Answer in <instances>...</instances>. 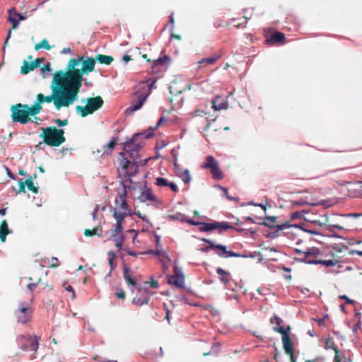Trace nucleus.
I'll list each match as a JSON object with an SVG mask.
<instances>
[{
    "label": "nucleus",
    "mask_w": 362,
    "mask_h": 362,
    "mask_svg": "<svg viewBox=\"0 0 362 362\" xmlns=\"http://www.w3.org/2000/svg\"><path fill=\"white\" fill-rule=\"evenodd\" d=\"M170 37H173V30H174V24H175V20H174L173 13L170 16Z\"/></svg>",
    "instance_id": "obj_58"
},
{
    "label": "nucleus",
    "mask_w": 362,
    "mask_h": 362,
    "mask_svg": "<svg viewBox=\"0 0 362 362\" xmlns=\"http://www.w3.org/2000/svg\"><path fill=\"white\" fill-rule=\"evenodd\" d=\"M244 219L245 221H249L253 223H255V224H258V225H260V226H267L268 227L269 226V223L267 221H262V220H264V218L263 217H258V216H256L255 218L250 217V216H246V217H244Z\"/></svg>",
    "instance_id": "obj_29"
},
{
    "label": "nucleus",
    "mask_w": 362,
    "mask_h": 362,
    "mask_svg": "<svg viewBox=\"0 0 362 362\" xmlns=\"http://www.w3.org/2000/svg\"><path fill=\"white\" fill-rule=\"evenodd\" d=\"M42 48L47 49V50L50 49V48H51L47 40L45 39L42 40L40 43H38L35 45V49H37V50L42 49Z\"/></svg>",
    "instance_id": "obj_44"
},
{
    "label": "nucleus",
    "mask_w": 362,
    "mask_h": 362,
    "mask_svg": "<svg viewBox=\"0 0 362 362\" xmlns=\"http://www.w3.org/2000/svg\"><path fill=\"white\" fill-rule=\"evenodd\" d=\"M154 130L155 129L153 127H151L149 129H148L146 132L138 133L140 136H143L145 139H150L154 135Z\"/></svg>",
    "instance_id": "obj_41"
},
{
    "label": "nucleus",
    "mask_w": 362,
    "mask_h": 362,
    "mask_svg": "<svg viewBox=\"0 0 362 362\" xmlns=\"http://www.w3.org/2000/svg\"><path fill=\"white\" fill-rule=\"evenodd\" d=\"M306 213L307 211H305V210L297 211L291 215V219L293 220L301 218L303 215Z\"/></svg>",
    "instance_id": "obj_51"
},
{
    "label": "nucleus",
    "mask_w": 362,
    "mask_h": 362,
    "mask_svg": "<svg viewBox=\"0 0 362 362\" xmlns=\"http://www.w3.org/2000/svg\"><path fill=\"white\" fill-rule=\"evenodd\" d=\"M216 245H217V244H215L214 242H211V243H209L208 245H206L204 247L199 248V250L202 252L206 253L212 249L216 250Z\"/></svg>",
    "instance_id": "obj_47"
},
{
    "label": "nucleus",
    "mask_w": 362,
    "mask_h": 362,
    "mask_svg": "<svg viewBox=\"0 0 362 362\" xmlns=\"http://www.w3.org/2000/svg\"><path fill=\"white\" fill-rule=\"evenodd\" d=\"M139 138V134H135L129 141L124 142L123 144V149L124 151L129 154V158L134 160V156L133 153L134 150V143Z\"/></svg>",
    "instance_id": "obj_15"
},
{
    "label": "nucleus",
    "mask_w": 362,
    "mask_h": 362,
    "mask_svg": "<svg viewBox=\"0 0 362 362\" xmlns=\"http://www.w3.org/2000/svg\"><path fill=\"white\" fill-rule=\"evenodd\" d=\"M275 322L276 326L275 327H281V324L282 322V320L279 316L275 315L273 319H271V322L274 323Z\"/></svg>",
    "instance_id": "obj_56"
},
{
    "label": "nucleus",
    "mask_w": 362,
    "mask_h": 362,
    "mask_svg": "<svg viewBox=\"0 0 362 362\" xmlns=\"http://www.w3.org/2000/svg\"><path fill=\"white\" fill-rule=\"evenodd\" d=\"M228 256V257H247V255H243L240 253H237V252H235L231 250L229 251Z\"/></svg>",
    "instance_id": "obj_55"
},
{
    "label": "nucleus",
    "mask_w": 362,
    "mask_h": 362,
    "mask_svg": "<svg viewBox=\"0 0 362 362\" xmlns=\"http://www.w3.org/2000/svg\"><path fill=\"white\" fill-rule=\"evenodd\" d=\"M216 273L220 276L221 282L225 286V287L228 289H231L232 291H235V288L232 287L230 282L231 281L230 274L228 272L224 270L221 267H218L216 269Z\"/></svg>",
    "instance_id": "obj_13"
},
{
    "label": "nucleus",
    "mask_w": 362,
    "mask_h": 362,
    "mask_svg": "<svg viewBox=\"0 0 362 362\" xmlns=\"http://www.w3.org/2000/svg\"><path fill=\"white\" fill-rule=\"evenodd\" d=\"M81 102L86 104V105H76L75 109L76 114L82 117H86L100 109L104 103L103 100L100 96L83 98L81 99Z\"/></svg>",
    "instance_id": "obj_2"
},
{
    "label": "nucleus",
    "mask_w": 362,
    "mask_h": 362,
    "mask_svg": "<svg viewBox=\"0 0 362 362\" xmlns=\"http://www.w3.org/2000/svg\"><path fill=\"white\" fill-rule=\"evenodd\" d=\"M168 187H169L174 192H177L179 189L175 182H169Z\"/></svg>",
    "instance_id": "obj_64"
},
{
    "label": "nucleus",
    "mask_w": 362,
    "mask_h": 362,
    "mask_svg": "<svg viewBox=\"0 0 362 362\" xmlns=\"http://www.w3.org/2000/svg\"><path fill=\"white\" fill-rule=\"evenodd\" d=\"M285 35L281 32H275L269 38L266 40V42L267 45H274L275 43H284L285 40Z\"/></svg>",
    "instance_id": "obj_18"
},
{
    "label": "nucleus",
    "mask_w": 362,
    "mask_h": 362,
    "mask_svg": "<svg viewBox=\"0 0 362 362\" xmlns=\"http://www.w3.org/2000/svg\"><path fill=\"white\" fill-rule=\"evenodd\" d=\"M144 189H143L138 197V200L141 203H145L147 201L155 202L160 204V201L154 195L151 188L147 187V183L144 182Z\"/></svg>",
    "instance_id": "obj_10"
},
{
    "label": "nucleus",
    "mask_w": 362,
    "mask_h": 362,
    "mask_svg": "<svg viewBox=\"0 0 362 362\" xmlns=\"http://www.w3.org/2000/svg\"><path fill=\"white\" fill-rule=\"evenodd\" d=\"M308 257V256L303 255V257L296 258L295 260L308 264H316V259H309Z\"/></svg>",
    "instance_id": "obj_37"
},
{
    "label": "nucleus",
    "mask_w": 362,
    "mask_h": 362,
    "mask_svg": "<svg viewBox=\"0 0 362 362\" xmlns=\"http://www.w3.org/2000/svg\"><path fill=\"white\" fill-rule=\"evenodd\" d=\"M121 185L122 187V192L121 194H118L115 200V207H118L119 210L121 211H125L129 210V204L126 200V197L127 194V186L124 182H121Z\"/></svg>",
    "instance_id": "obj_7"
},
{
    "label": "nucleus",
    "mask_w": 362,
    "mask_h": 362,
    "mask_svg": "<svg viewBox=\"0 0 362 362\" xmlns=\"http://www.w3.org/2000/svg\"><path fill=\"white\" fill-rule=\"evenodd\" d=\"M115 243V247L118 250H121L122 249L123 243L125 240V236L123 235H116L115 238H112Z\"/></svg>",
    "instance_id": "obj_32"
},
{
    "label": "nucleus",
    "mask_w": 362,
    "mask_h": 362,
    "mask_svg": "<svg viewBox=\"0 0 362 362\" xmlns=\"http://www.w3.org/2000/svg\"><path fill=\"white\" fill-rule=\"evenodd\" d=\"M42 133L40 135L43 142L51 146H59L65 141L64 131L54 127H42Z\"/></svg>",
    "instance_id": "obj_3"
},
{
    "label": "nucleus",
    "mask_w": 362,
    "mask_h": 362,
    "mask_svg": "<svg viewBox=\"0 0 362 362\" xmlns=\"http://www.w3.org/2000/svg\"><path fill=\"white\" fill-rule=\"evenodd\" d=\"M137 140L134 143V160L139 156V153L140 149L142 148L144 144L141 141L136 142Z\"/></svg>",
    "instance_id": "obj_42"
},
{
    "label": "nucleus",
    "mask_w": 362,
    "mask_h": 362,
    "mask_svg": "<svg viewBox=\"0 0 362 362\" xmlns=\"http://www.w3.org/2000/svg\"><path fill=\"white\" fill-rule=\"evenodd\" d=\"M274 229H275V230L274 232H269V233L264 234V236L266 238H269L272 239H274V238H277L279 236V231H277V228H274Z\"/></svg>",
    "instance_id": "obj_54"
},
{
    "label": "nucleus",
    "mask_w": 362,
    "mask_h": 362,
    "mask_svg": "<svg viewBox=\"0 0 362 362\" xmlns=\"http://www.w3.org/2000/svg\"><path fill=\"white\" fill-rule=\"evenodd\" d=\"M166 62H170V57L169 56L165 55L163 57H159L153 62L152 68L155 69L158 66H163Z\"/></svg>",
    "instance_id": "obj_30"
},
{
    "label": "nucleus",
    "mask_w": 362,
    "mask_h": 362,
    "mask_svg": "<svg viewBox=\"0 0 362 362\" xmlns=\"http://www.w3.org/2000/svg\"><path fill=\"white\" fill-rule=\"evenodd\" d=\"M93 60L95 62V60H97L98 62H99L101 64L109 65L113 61V58L111 56L98 54L95 57V59H93Z\"/></svg>",
    "instance_id": "obj_28"
},
{
    "label": "nucleus",
    "mask_w": 362,
    "mask_h": 362,
    "mask_svg": "<svg viewBox=\"0 0 362 362\" xmlns=\"http://www.w3.org/2000/svg\"><path fill=\"white\" fill-rule=\"evenodd\" d=\"M326 349H333L336 353H338L339 350L333 341L329 339L326 340L325 346Z\"/></svg>",
    "instance_id": "obj_48"
},
{
    "label": "nucleus",
    "mask_w": 362,
    "mask_h": 362,
    "mask_svg": "<svg viewBox=\"0 0 362 362\" xmlns=\"http://www.w3.org/2000/svg\"><path fill=\"white\" fill-rule=\"evenodd\" d=\"M94 68L93 58L87 55L71 59L66 66V71L60 70L54 74L50 86L51 95L45 96L39 93L36 101L40 103V105L45 102H53L57 110L63 107H69L78 99L83 76L88 75Z\"/></svg>",
    "instance_id": "obj_1"
},
{
    "label": "nucleus",
    "mask_w": 362,
    "mask_h": 362,
    "mask_svg": "<svg viewBox=\"0 0 362 362\" xmlns=\"http://www.w3.org/2000/svg\"><path fill=\"white\" fill-rule=\"evenodd\" d=\"M148 94H139L137 95L138 100L136 101H132V105L126 109V114L130 115L139 110L143 106L144 102L148 98Z\"/></svg>",
    "instance_id": "obj_11"
},
{
    "label": "nucleus",
    "mask_w": 362,
    "mask_h": 362,
    "mask_svg": "<svg viewBox=\"0 0 362 362\" xmlns=\"http://www.w3.org/2000/svg\"><path fill=\"white\" fill-rule=\"evenodd\" d=\"M202 167L210 170L214 180H221L223 178V173L219 168V164L214 156H207L206 158V162L204 163Z\"/></svg>",
    "instance_id": "obj_5"
},
{
    "label": "nucleus",
    "mask_w": 362,
    "mask_h": 362,
    "mask_svg": "<svg viewBox=\"0 0 362 362\" xmlns=\"http://www.w3.org/2000/svg\"><path fill=\"white\" fill-rule=\"evenodd\" d=\"M17 107L25 108L28 116L35 115L40 113L42 110V106L40 105V103L36 100L34 102L32 107H29L28 105L17 104Z\"/></svg>",
    "instance_id": "obj_16"
},
{
    "label": "nucleus",
    "mask_w": 362,
    "mask_h": 362,
    "mask_svg": "<svg viewBox=\"0 0 362 362\" xmlns=\"http://www.w3.org/2000/svg\"><path fill=\"white\" fill-rule=\"evenodd\" d=\"M174 275L168 277V283L177 288H183L185 286V276L180 268L175 266L173 268Z\"/></svg>",
    "instance_id": "obj_8"
},
{
    "label": "nucleus",
    "mask_w": 362,
    "mask_h": 362,
    "mask_svg": "<svg viewBox=\"0 0 362 362\" xmlns=\"http://www.w3.org/2000/svg\"><path fill=\"white\" fill-rule=\"evenodd\" d=\"M332 228H337L338 230H344V227L341 226L340 225H329L328 226H327V229L332 231Z\"/></svg>",
    "instance_id": "obj_62"
},
{
    "label": "nucleus",
    "mask_w": 362,
    "mask_h": 362,
    "mask_svg": "<svg viewBox=\"0 0 362 362\" xmlns=\"http://www.w3.org/2000/svg\"><path fill=\"white\" fill-rule=\"evenodd\" d=\"M220 58L219 55H215L211 57L204 58L199 61V64L202 63H208V64H214L217 59Z\"/></svg>",
    "instance_id": "obj_45"
},
{
    "label": "nucleus",
    "mask_w": 362,
    "mask_h": 362,
    "mask_svg": "<svg viewBox=\"0 0 362 362\" xmlns=\"http://www.w3.org/2000/svg\"><path fill=\"white\" fill-rule=\"evenodd\" d=\"M217 229V226L216 225V221L212 222H201V225L199 227V230L201 232H209L214 230Z\"/></svg>",
    "instance_id": "obj_25"
},
{
    "label": "nucleus",
    "mask_w": 362,
    "mask_h": 362,
    "mask_svg": "<svg viewBox=\"0 0 362 362\" xmlns=\"http://www.w3.org/2000/svg\"><path fill=\"white\" fill-rule=\"evenodd\" d=\"M169 182L164 177H158L156 178V185L160 187H168Z\"/></svg>",
    "instance_id": "obj_49"
},
{
    "label": "nucleus",
    "mask_w": 362,
    "mask_h": 362,
    "mask_svg": "<svg viewBox=\"0 0 362 362\" xmlns=\"http://www.w3.org/2000/svg\"><path fill=\"white\" fill-rule=\"evenodd\" d=\"M173 158H174V163H173V165H174V169H175V171L176 173V174L178 175L179 174H180V173H182L180 168V166L177 163V157L176 155H173Z\"/></svg>",
    "instance_id": "obj_52"
},
{
    "label": "nucleus",
    "mask_w": 362,
    "mask_h": 362,
    "mask_svg": "<svg viewBox=\"0 0 362 362\" xmlns=\"http://www.w3.org/2000/svg\"><path fill=\"white\" fill-rule=\"evenodd\" d=\"M221 344L219 343L214 344L211 346V351L208 353H204V356H208L210 354H218L220 350Z\"/></svg>",
    "instance_id": "obj_50"
},
{
    "label": "nucleus",
    "mask_w": 362,
    "mask_h": 362,
    "mask_svg": "<svg viewBox=\"0 0 362 362\" xmlns=\"http://www.w3.org/2000/svg\"><path fill=\"white\" fill-rule=\"evenodd\" d=\"M144 292L146 293L145 296H143L141 295V297L139 298H134L133 299V303L137 305H146L148 303V296H146V293H147V288H144Z\"/></svg>",
    "instance_id": "obj_27"
},
{
    "label": "nucleus",
    "mask_w": 362,
    "mask_h": 362,
    "mask_svg": "<svg viewBox=\"0 0 362 362\" xmlns=\"http://www.w3.org/2000/svg\"><path fill=\"white\" fill-rule=\"evenodd\" d=\"M148 283L151 284V286L153 288H158V286H159L158 281H156V280H155L153 277H151V278L150 279V281H149V282H148Z\"/></svg>",
    "instance_id": "obj_63"
},
{
    "label": "nucleus",
    "mask_w": 362,
    "mask_h": 362,
    "mask_svg": "<svg viewBox=\"0 0 362 362\" xmlns=\"http://www.w3.org/2000/svg\"><path fill=\"white\" fill-rule=\"evenodd\" d=\"M153 236L155 238L156 247H160V239H161V237L158 234H157L156 233H153Z\"/></svg>",
    "instance_id": "obj_61"
},
{
    "label": "nucleus",
    "mask_w": 362,
    "mask_h": 362,
    "mask_svg": "<svg viewBox=\"0 0 362 362\" xmlns=\"http://www.w3.org/2000/svg\"><path fill=\"white\" fill-rule=\"evenodd\" d=\"M84 235L86 236H92V235H98V236L100 235V234H98L96 233V230L95 229L94 230L86 229L85 231H84Z\"/></svg>",
    "instance_id": "obj_60"
},
{
    "label": "nucleus",
    "mask_w": 362,
    "mask_h": 362,
    "mask_svg": "<svg viewBox=\"0 0 362 362\" xmlns=\"http://www.w3.org/2000/svg\"><path fill=\"white\" fill-rule=\"evenodd\" d=\"M25 183L29 190L34 193L37 192V187L34 185L33 177L31 176H29L28 178L25 180Z\"/></svg>",
    "instance_id": "obj_34"
},
{
    "label": "nucleus",
    "mask_w": 362,
    "mask_h": 362,
    "mask_svg": "<svg viewBox=\"0 0 362 362\" xmlns=\"http://www.w3.org/2000/svg\"><path fill=\"white\" fill-rule=\"evenodd\" d=\"M54 122L55 124H57L59 127H63V126H66L68 124V120L67 119L62 120L60 119H55L54 120Z\"/></svg>",
    "instance_id": "obj_57"
},
{
    "label": "nucleus",
    "mask_w": 362,
    "mask_h": 362,
    "mask_svg": "<svg viewBox=\"0 0 362 362\" xmlns=\"http://www.w3.org/2000/svg\"><path fill=\"white\" fill-rule=\"evenodd\" d=\"M125 154L124 152L119 153V156L123 158L122 160H121V163L122 168L125 170V176L128 178L127 180L132 183V177L135 175L139 165L137 164V161H132L130 158L124 157Z\"/></svg>",
    "instance_id": "obj_4"
},
{
    "label": "nucleus",
    "mask_w": 362,
    "mask_h": 362,
    "mask_svg": "<svg viewBox=\"0 0 362 362\" xmlns=\"http://www.w3.org/2000/svg\"><path fill=\"white\" fill-rule=\"evenodd\" d=\"M11 233L12 231L8 229V223L6 220L0 222V240L1 242L4 243L6 235Z\"/></svg>",
    "instance_id": "obj_22"
},
{
    "label": "nucleus",
    "mask_w": 362,
    "mask_h": 362,
    "mask_svg": "<svg viewBox=\"0 0 362 362\" xmlns=\"http://www.w3.org/2000/svg\"><path fill=\"white\" fill-rule=\"evenodd\" d=\"M43 61L42 58H37L34 62H31L30 64L33 66L34 69L40 66V63Z\"/></svg>",
    "instance_id": "obj_59"
},
{
    "label": "nucleus",
    "mask_w": 362,
    "mask_h": 362,
    "mask_svg": "<svg viewBox=\"0 0 362 362\" xmlns=\"http://www.w3.org/2000/svg\"><path fill=\"white\" fill-rule=\"evenodd\" d=\"M12 119L14 122H20L21 124H26L29 121L28 116L26 113L25 108L12 107Z\"/></svg>",
    "instance_id": "obj_9"
},
{
    "label": "nucleus",
    "mask_w": 362,
    "mask_h": 362,
    "mask_svg": "<svg viewBox=\"0 0 362 362\" xmlns=\"http://www.w3.org/2000/svg\"><path fill=\"white\" fill-rule=\"evenodd\" d=\"M39 344L37 341V337L34 336L33 338L30 336V341L28 342V349L31 351H36L38 349Z\"/></svg>",
    "instance_id": "obj_33"
},
{
    "label": "nucleus",
    "mask_w": 362,
    "mask_h": 362,
    "mask_svg": "<svg viewBox=\"0 0 362 362\" xmlns=\"http://www.w3.org/2000/svg\"><path fill=\"white\" fill-rule=\"evenodd\" d=\"M29 313H30V310L25 306V303L20 302L18 310L16 311L18 322L25 324L29 320Z\"/></svg>",
    "instance_id": "obj_12"
},
{
    "label": "nucleus",
    "mask_w": 362,
    "mask_h": 362,
    "mask_svg": "<svg viewBox=\"0 0 362 362\" xmlns=\"http://www.w3.org/2000/svg\"><path fill=\"white\" fill-rule=\"evenodd\" d=\"M178 176L182 178V181L185 182V183H188L189 182L190 180H191V177H190V174H189V170L187 169H185L183 173H180V174L178 175Z\"/></svg>",
    "instance_id": "obj_40"
},
{
    "label": "nucleus",
    "mask_w": 362,
    "mask_h": 362,
    "mask_svg": "<svg viewBox=\"0 0 362 362\" xmlns=\"http://www.w3.org/2000/svg\"><path fill=\"white\" fill-rule=\"evenodd\" d=\"M268 228H269L271 229L277 228V231H280V230H283L291 228V224H290L288 223H284L279 224V225H272V224L269 223Z\"/></svg>",
    "instance_id": "obj_35"
},
{
    "label": "nucleus",
    "mask_w": 362,
    "mask_h": 362,
    "mask_svg": "<svg viewBox=\"0 0 362 362\" xmlns=\"http://www.w3.org/2000/svg\"><path fill=\"white\" fill-rule=\"evenodd\" d=\"M213 107L216 110H221L227 109L228 103L226 101H224L221 97L217 96L213 100Z\"/></svg>",
    "instance_id": "obj_23"
},
{
    "label": "nucleus",
    "mask_w": 362,
    "mask_h": 362,
    "mask_svg": "<svg viewBox=\"0 0 362 362\" xmlns=\"http://www.w3.org/2000/svg\"><path fill=\"white\" fill-rule=\"evenodd\" d=\"M320 251L319 250V248L317 247H312L310 248H308L307 250L305 251L304 252V255H306L307 256H310V255H320Z\"/></svg>",
    "instance_id": "obj_43"
},
{
    "label": "nucleus",
    "mask_w": 362,
    "mask_h": 362,
    "mask_svg": "<svg viewBox=\"0 0 362 362\" xmlns=\"http://www.w3.org/2000/svg\"><path fill=\"white\" fill-rule=\"evenodd\" d=\"M216 187L221 189L223 192V196H225L227 199L230 200V201H236V202L238 201V198L231 197L228 194V189L226 187H223L220 185H216Z\"/></svg>",
    "instance_id": "obj_38"
},
{
    "label": "nucleus",
    "mask_w": 362,
    "mask_h": 362,
    "mask_svg": "<svg viewBox=\"0 0 362 362\" xmlns=\"http://www.w3.org/2000/svg\"><path fill=\"white\" fill-rule=\"evenodd\" d=\"M34 70L33 66L30 64V63H28L27 62H24L23 65L21 67V73L23 74H26L31 71Z\"/></svg>",
    "instance_id": "obj_39"
},
{
    "label": "nucleus",
    "mask_w": 362,
    "mask_h": 362,
    "mask_svg": "<svg viewBox=\"0 0 362 362\" xmlns=\"http://www.w3.org/2000/svg\"><path fill=\"white\" fill-rule=\"evenodd\" d=\"M124 228L122 226V224L117 223L115 224V229L111 233V238H115L116 235H118L119 233H121L123 230Z\"/></svg>",
    "instance_id": "obj_46"
},
{
    "label": "nucleus",
    "mask_w": 362,
    "mask_h": 362,
    "mask_svg": "<svg viewBox=\"0 0 362 362\" xmlns=\"http://www.w3.org/2000/svg\"><path fill=\"white\" fill-rule=\"evenodd\" d=\"M110 211L112 212V216L116 220V223L122 224V222L126 218L125 212L121 211L119 210L118 207H115L112 206H110Z\"/></svg>",
    "instance_id": "obj_19"
},
{
    "label": "nucleus",
    "mask_w": 362,
    "mask_h": 362,
    "mask_svg": "<svg viewBox=\"0 0 362 362\" xmlns=\"http://www.w3.org/2000/svg\"><path fill=\"white\" fill-rule=\"evenodd\" d=\"M216 225L217 226V229H219V230H218L219 233H222V232L223 230L234 228V227L233 226H231L227 221H223V222L216 221Z\"/></svg>",
    "instance_id": "obj_31"
},
{
    "label": "nucleus",
    "mask_w": 362,
    "mask_h": 362,
    "mask_svg": "<svg viewBox=\"0 0 362 362\" xmlns=\"http://www.w3.org/2000/svg\"><path fill=\"white\" fill-rule=\"evenodd\" d=\"M15 8H11L10 10H8V12H9V16L8 18V21H10L12 25H13V27L14 28H17L18 24H19V22L21 21H23V20H25L27 16L25 15H23L22 13H17L16 11L13 12V15L15 16H18V18H13V11H14Z\"/></svg>",
    "instance_id": "obj_17"
},
{
    "label": "nucleus",
    "mask_w": 362,
    "mask_h": 362,
    "mask_svg": "<svg viewBox=\"0 0 362 362\" xmlns=\"http://www.w3.org/2000/svg\"><path fill=\"white\" fill-rule=\"evenodd\" d=\"M52 71V69L51 68V64L49 62H47L40 69V71L42 74V77L44 78H45L48 75H49Z\"/></svg>",
    "instance_id": "obj_36"
},
{
    "label": "nucleus",
    "mask_w": 362,
    "mask_h": 362,
    "mask_svg": "<svg viewBox=\"0 0 362 362\" xmlns=\"http://www.w3.org/2000/svg\"><path fill=\"white\" fill-rule=\"evenodd\" d=\"M316 264H321L327 267L337 265L338 269H340L342 267L340 262L335 259H316Z\"/></svg>",
    "instance_id": "obj_24"
},
{
    "label": "nucleus",
    "mask_w": 362,
    "mask_h": 362,
    "mask_svg": "<svg viewBox=\"0 0 362 362\" xmlns=\"http://www.w3.org/2000/svg\"><path fill=\"white\" fill-rule=\"evenodd\" d=\"M129 268L126 265L124 264L123 266V275L124 279L127 284L128 286L131 288V289L133 291L134 288H136L138 291L141 293L143 290L142 287L141 286H136V281L134 279V278L129 274Z\"/></svg>",
    "instance_id": "obj_14"
},
{
    "label": "nucleus",
    "mask_w": 362,
    "mask_h": 362,
    "mask_svg": "<svg viewBox=\"0 0 362 362\" xmlns=\"http://www.w3.org/2000/svg\"><path fill=\"white\" fill-rule=\"evenodd\" d=\"M216 254L218 257L222 258H228V254L230 250H227V247L222 244H217L216 245Z\"/></svg>",
    "instance_id": "obj_26"
},
{
    "label": "nucleus",
    "mask_w": 362,
    "mask_h": 362,
    "mask_svg": "<svg viewBox=\"0 0 362 362\" xmlns=\"http://www.w3.org/2000/svg\"><path fill=\"white\" fill-rule=\"evenodd\" d=\"M273 329L275 332L281 334L283 346L286 354H292V352H293V348L291 341V338L288 334V332L291 330V327L289 326H288L287 327H274Z\"/></svg>",
    "instance_id": "obj_6"
},
{
    "label": "nucleus",
    "mask_w": 362,
    "mask_h": 362,
    "mask_svg": "<svg viewBox=\"0 0 362 362\" xmlns=\"http://www.w3.org/2000/svg\"><path fill=\"white\" fill-rule=\"evenodd\" d=\"M18 186H19V192L25 193V186H26L25 181L23 180V179L20 178V179H18Z\"/></svg>",
    "instance_id": "obj_53"
},
{
    "label": "nucleus",
    "mask_w": 362,
    "mask_h": 362,
    "mask_svg": "<svg viewBox=\"0 0 362 362\" xmlns=\"http://www.w3.org/2000/svg\"><path fill=\"white\" fill-rule=\"evenodd\" d=\"M118 141V136H112L110 142L103 146V154L110 155Z\"/></svg>",
    "instance_id": "obj_21"
},
{
    "label": "nucleus",
    "mask_w": 362,
    "mask_h": 362,
    "mask_svg": "<svg viewBox=\"0 0 362 362\" xmlns=\"http://www.w3.org/2000/svg\"><path fill=\"white\" fill-rule=\"evenodd\" d=\"M30 341V335H18L16 338V341L20 349L23 351H27L28 349V342Z\"/></svg>",
    "instance_id": "obj_20"
}]
</instances>
